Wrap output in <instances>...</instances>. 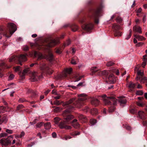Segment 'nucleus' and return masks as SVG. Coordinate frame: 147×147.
Wrapping results in <instances>:
<instances>
[{
    "label": "nucleus",
    "mask_w": 147,
    "mask_h": 147,
    "mask_svg": "<svg viewBox=\"0 0 147 147\" xmlns=\"http://www.w3.org/2000/svg\"><path fill=\"white\" fill-rule=\"evenodd\" d=\"M17 59L20 62V64L22 65V64L21 62L25 61L27 60L26 56L25 55H21L19 57H17Z\"/></svg>",
    "instance_id": "10"
},
{
    "label": "nucleus",
    "mask_w": 147,
    "mask_h": 147,
    "mask_svg": "<svg viewBox=\"0 0 147 147\" xmlns=\"http://www.w3.org/2000/svg\"><path fill=\"white\" fill-rule=\"evenodd\" d=\"M86 94H82L78 95V97H81L79 98L78 100L76 105L77 107H80L82 105L83 103L81 101L86 99Z\"/></svg>",
    "instance_id": "5"
},
{
    "label": "nucleus",
    "mask_w": 147,
    "mask_h": 147,
    "mask_svg": "<svg viewBox=\"0 0 147 147\" xmlns=\"http://www.w3.org/2000/svg\"><path fill=\"white\" fill-rule=\"evenodd\" d=\"M121 35V32L118 31H117L115 32V36H120Z\"/></svg>",
    "instance_id": "40"
},
{
    "label": "nucleus",
    "mask_w": 147,
    "mask_h": 147,
    "mask_svg": "<svg viewBox=\"0 0 147 147\" xmlns=\"http://www.w3.org/2000/svg\"><path fill=\"white\" fill-rule=\"evenodd\" d=\"M25 134L23 132H21V134L18 137L19 138H21Z\"/></svg>",
    "instance_id": "58"
},
{
    "label": "nucleus",
    "mask_w": 147,
    "mask_h": 147,
    "mask_svg": "<svg viewBox=\"0 0 147 147\" xmlns=\"http://www.w3.org/2000/svg\"><path fill=\"white\" fill-rule=\"evenodd\" d=\"M28 47L27 46H25L23 48V50L24 51L28 50Z\"/></svg>",
    "instance_id": "60"
},
{
    "label": "nucleus",
    "mask_w": 147,
    "mask_h": 147,
    "mask_svg": "<svg viewBox=\"0 0 147 147\" xmlns=\"http://www.w3.org/2000/svg\"><path fill=\"white\" fill-rule=\"evenodd\" d=\"M137 105L139 106L142 107L143 106L144 104L142 103L138 102L137 103Z\"/></svg>",
    "instance_id": "51"
},
{
    "label": "nucleus",
    "mask_w": 147,
    "mask_h": 147,
    "mask_svg": "<svg viewBox=\"0 0 147 147\" xmlns=\"http://www.w3.org/2000/svg\"><path fill=\"white\" fill-rule=\"evenodd\" d=\"M77 121L76 119H75L71 122L72 126L76 129H78L80 127V125Z\"/></svg>",
    "instance_id": "11"
},
{
    "label": "nucleus",
    "mask_w": 147,
    "mask_h": 147,
    "mask_svg": "<svg viewBox=\"0 0 147 147\" xmlns=\"http://www.w3.org/2000/svg\"><path fill=\"white\" fill-rule=\"evenodd\" d=\"M58 95L57 96H55V97H54V98L55 99L57 100V99H59L60 98L61 96L59 94H58V95Z\"/></svg>",
    "instance_id": "62"
},
{
    "label": "nucleus",
    "mask_w": 147,
    "mask_h": 147,
    "mask_svg": "<svg viewBox=\"0 0 147 147\" xmlns=\"http://www.w3.org/2000/svg\"><path fill=\"white\" fill-rule=\"evenodd\" d=\"M142 11V9L141 8H140L137 10V13H140Z\"/></svg>",
    "instance_id": "64"
},
{
    "label": "nucleus",
    "mask_w": 147,
    "mask_h": 147,
    "mask_svg": "<svg viewBox=\"0 0 147 147\" xmlns=\"http://www.w3.org/2000/svg\"><path fill=\"white\" fill-rule=\"evenodd\" d=\"M20 67L19 66H18L16 67H14L15 71L17 72L20 70Z\"/></svg>",
    "instance_id": "43"
},
{
    "label": "nucleus",
    "mask_w": 147,
    "mask_h": 147,
    "mask_svg": "<svg viewBox=\"0 0 147 147\" xmlns=\"http://www.w3.org/2000/svg\"><path fill=\"white\" fill-rule=\"evenodd\" d=\"M130 113H134L136 112V110L134 109H131L130 110Z\"/></svg>",
    "instance_id": "57"
},
{
    "label": "nucleus",
    "mask_w": 147,
    "mask_h": 147,
    "mask_svg": "<svg viewBox=\"0 0 147 147\" xmlns=\"http://www.w3.org/2000/svg\"><path fill=\"white\" fill-rule=\"evenodd\" d=\"M133 30L140 34L142 33L141 28L139 26H135L133 28Z\"/></svg>",
    "instance_id": "16"
},
{
    "label": "nucleus",
    "mask_w": 147,
    "mask_h": 147,
    "mask_svg": "<svg viewBox=\"0 0 147 147\" xmlns=\"http://www.w3.org/2000/svg\"><path fill=\"white\" fill-rule=\"evenodd\" d=\"M72 70V68H71L65 69L64 72L62 73V76L64 77H67V74H71Z\"/></svg>",
    "instance_id": "12"
},
{
    "label": "nucleus",
    "mask_w": 147,
    "mask_h": 147,
    "mask_svg": "<svg viewBox=\"0 0 147 147\" xmlns=\"http://www.w3.org/2000/svg\"><path fill=\"white\" fill-rule=\"evenodd\" d=\"M78 117L80 119H84L85 117L82 115H79L78 116Z\"/></svg>",
    "instance_id": "48"
},
{
    "label": "nucleus",
    "mask_w": 147,
    "mask_h": 147,
    "mask_svg": "<svg viewBox=\"0 0 147 147\" xmlns=\"http://www.w3.org/2000/svg\"><path fill=\"white\" fill-rule=\"evenodd\" d=\"M135 21L137 24H140V20L138 19H136Z\"/></svg>",
    "instance_id": "61"
},
{
    "label": "nucleus",
    "mask_w": 147,
    "mask_h": 147,
    "mask_svg": "<svg viewBox=\"0 0 147 147\" xmlns=\"http://www.w3.org/2000/svg\"><path fill=\"white\" fill-rule=\"evenodd\" d=\"M55 123L56 124H57L58 123V121L60 120V119L58 117H56L55 118Z\"/></svg>",
    "instance_id": "56"
},
{
    "label": "nucleus",
    "mask_w": 147,
    "mask_h": 147,
    "mask_svg": "<svg viewBox=\"0 0 147 147\" xmlns=\"http://www.w3.org/2000/svg\"><path fill=\"white\" fill-rule=\"evenodd\" d=\"M99 103V101L97 99H93L91 101V103L95 106L98 105Z\"/></svg>",
    "instance_id": "20"
},
{
    "label": "nucleus",
    "mask_w": 147,
    "mask_h": 147,
    "mask_svg": "<svg viewBox=\"0 0 147 147\" xmlns=\"http://www.w3.org/2000/svg\"><path fill=\"white\" fill-rule=\"evenodd\" d=\"M143 60V62L142 64V66L143 68H144L145 66L146 65V63H147V59H144Z\"/></svg>",
    "instance_id": "29"
},
{
    "label": "nucleus",
    "mask_w": 147,
    "mask_h": 147,
    "mask_svg": "<svg viewBox=\"0 0 147 147\" xmlns=\"http://www.w3.org/2000/svg\"><path fill=\"white\" fill-rule=\"evenodd\" d=\"M7 134L5 133H2L0 134V136L1 137H4L7 136Z\"/></svg>",
    "instance_id": "46"
},
{
    "label": "nucleus",
    "mask_w": 147,
    "mask_h": 147,
    "mask_svg": "<svg viewBox=\"0 0 147 147\" xmlns=\"http://www.w3.org/2000/svg\"><path fill=\"white\" fill-rule=\"evenodd\" d=\"M54 104L57 105H59L61 104V102L59 100H56L54 102Z\"/></svg>",
    "instance_id": "42"
},
{
    "label": "nucleus",
    "mask_w": 147,
    "mask_h": 147,
    "mask_svg": "<svg viewBox=\"0 0 147 147\" xmlns=\"http://www.w3.org/2000/svg\"><path fill=\"white\" fill-rule=\"evenodd\" d=\"M78 61V58L76 57H75L72 59L71 61V63L72 64L76 65V62Z\"/></svg>",
    "instance_id": "26"
},
{
    "label": "nucleus",
    "mask_w": 147,
    "mask_h": 147,
    "mask_svg": "<svg viewBox=\"0 0 147 147\" xmlns=\"http://www.w3.org/2000/svg\"><path fill=\"white\" fill-rule=\"evenodd\" d=\"M134 36L139 41H142L146 40V38L142 36L135 35Z\"/></svg>",
    "instance_id": "21"
},
{
    "label": "nucleus",
    "mask_w": 147,
    "mask_h": 147,
    "mask_svg": "<svg viewBox=\"0 0 147 147\" xmlns=\"http://www.w3.org/2000/svg\"><path fill=\"white\" fill-rule=\"evenodd\" d=\"M108 79L109 81L111 83H114L115 82L116 80L115 78L114 75L113 74H111L109 76Z\"/></svg>",
    "instance_id": "14"
},
{
    "label": "nucleus",
    "mask_w": 147,
    "mask_h": 147,
    "mask_svg": "<svg viewBox=\"0 0 147 147\" xmlns=\"http://www.w3.org/2000/svg\"><path fill=\"white\" fill-rule=\"evenodd\" d=\"M90 122L92 125H94L96 123V120L95 119H90Z\"/></svg>",
    "instance_id": "28"
},
{
    "label": "nucleus",
    "mask_w": 147,
    "mask_h": 147,
    "mask_svg": "<svg viewBox=\"0 0 147 147\" xmlns=\"http://www.w3.org/2000/svg\"><path fill=\"white\" fill-rule=\"evenodd\" d=\"M44 126L45 129H50L51 127V125L50 123L49 122H48L45 124Z\"/></svg>",
    "instance_id": "25"
},
{
    "label": "nucleus",
    "mask_w": 147,
    "mask_h": 147,
    "mask_svg": "<svg viewBox=\"0 0 147 147\" xmlns=\"http://www.w3.org/2000/svg\"><path fill=\"white\" fill-rule=\"evenodd\" d=\"M146 20V16L144 15L143 17L142 20L144 23H145Z\"/></svg>",
    "instance_id": "53"
},
{
    "label": "nucleus",
    "mask_w": 147,
    "mask_h": 147,
    "mask_svg": "<svg viewBox=\"0 0 147 147\" xmlns=\"http://www.w3.org/2000/svg\"><path fill=\"white\" fill-rule=\"evenodd\" d=\"M14 77V76L13 74H11L10 75L9 77V80H12L13 79Z\"/></svg>",
    "instance_id": "50"
},
{
    "label": "nucleus",
    "mask_w": 147,
    "mask_h": 147,
    "mask_svg": "<svg viewBox=\"0 0 147 147\" xmlns=\"http://www.w3.org/2000/svg\"><path fill=\"white\" fill-rule=\"evenodd\" d=\"M34 56L35 57H38V60L45 58L51 62L53 59V55L50 53H49L48 55L44 56L41 53L35 51L34 53Z\"/></svg>",
    "instance_id": "3"
},
{
    "label": "nucleus",
    "mask_w": 147,
    "mask_h": 147,
    "mask_svg": "<svg viewBox=\"0 0 147 147\" xmlns=\"http://www.w3.org/2000/svg\"><path fill=\"white\" fill-rule=\"evenodd\" d=\"M1 120V123H2L4 122H6L7 121V119L6 117H5L4 118H2Z\"/></svg>",
    "instance_id": "44"
},
{
    "label": "nucleus",
    "mask_w": 147,
    "mask_h": 147,
    "mask_svg": "<svg viewBox=\"0 0 147 147\" xmlns=\"http://www.w3.org/2000/svg\"><path fill=\"white\" fill-rule=\"evenodd\" d=\"M143 94V92L142 90H138L136 92V94L137 95H142Z\"/></svg>",
    "instance_id": "36"
},
{
    "label": "nucleus",
    "mask_w": 147,
    "mask_h": 147,
    "mask_svg": "<svg viewBox=\"0 0 147 147\" xmlns=\"http://www.w3.org/2000/svg\"><path fill=\"white\" fill-rule=\"evenodd\" d=\"M57 42L54 40H51L48 45V46L52 47L57 44Z\"/></svg>",
    "instance_id": "19"
},
{
    "label": "nucleus",
    "mask_w": 147,
    "mask_h": 147,
    "mask_svg": "<svg viewBox=\"0 0 147 147\" xmlns=\"http://www.w3.org/2000/svg\"><path fill=\"white\" fill-rule=\"evenodd\" d=\"M114 64V63L113 62L110 61L108 62L106 65L107 66H110L113 65Z\"/></svg>",
    "instance_id": "37"
},
{
    "label": "nucleus",
    "mask_w": 147,
    "mask_h": 147,
    "mask_svg": "<svg viewBox=\"0 0 147 147\" xmlns=\"http://www.w3.org/2000/svg\"><path fill=\"white\" fill-rule=\"evenodd\" d=\"M70 43H71V41L70 40H68L67 41L66 43H65V46H66L68 45H69L70 44Z\"/></svg>",
    "instance_id": "47"
},
{
    "label": "nucleus",
    "mask_w": 147,
    "mask_h": 147,
    "mask_svg": "<svg viewBox=\"0 0 147 147\" xmlns=\"http://www.w3.org/2000/svg\"><path fill=\"white\" fill-rule=\"evenodd\" d=\"M72 128V127L70 125H66L64 129L67 130L70 129Z\"/></svg>",
    "instance_id": "41"
},
{
    "label": "nucleus",
    "mask_w": 147,
    "mask_h": 147,
    "mask_svg": "<svg viewBox=\"0 0 147 147\" xmlns=\"http://www.w3.org/2000/svg\"><path fill=\"white\" fill-rule=\"evenodd\" d=\"M98 97L102 98L104 102L106 105H111V101L113 102V104L114 105L117 100L116 99L113 97H107L106 95L105 94L99 96Z\"/></svg>",
    "instance_id": "1"
},
{
    "label": "nucleus",
    "mask_w": 147,
    "mask_h": 147,
    "mask_svg": "<svg viewBox=\"0 0 147 147\" xmlns=\"http://www.w3.org/2000/svg\"><path fill=\"white\" fill-rule=\"evenodd\" d=\"M75 98H72L71 99H70V100H69V101H67L65 103H64L63 105V106H64L65 105H67L71 103L72 102L75 100Z\"/></svg>",
    "instance_id": "24"
},
{
    "label": "nucleus",
    "mask_w": 147,
    "mask_h": 147,
    "mask_svg": "<svg viewBox=\"0 0 147 147\" xmlns=\"http://www.w3.org/2000/svg\"><path fill=\"white\" fill-rule=\"evenodd\" d=\"M74 109L73 107H70L69 108V109H66L63 112V116L64 117V119L65 120L64 122L66 124H69V122L74 118V117L70 114L67 115V114L70 113L71 111V109Z\"/></svg>",
    "instance_id": "2"
},
{
    "label": "nucleus",
    "mask_w": 147,
    "mask_h": 147,
    "mask_svg": "<svg viewBox=\"0 0 147 147\" xmlns=\"http://www.w3.org/2000/svg\"><path fill=\"white\" fill-rule=\"evenodd\" d=\"M119 102L120 103V105L123 106L126 103V100L124 97H121L118 100Z\"/></svg>",
    "instance_id": "15"
},
{
    "label": "nucleus",
    "mask_w": 147,
    "mask_h": 147,
    "mask_svg": "<svg viewBox=\"0 0 147 147\" xmlns=\"http://www.w3.org/2000/svg\"><path fill=\"white\" fill-rule=\"evenodd\" d=\"M93 26L92 24L89 23L82 26V28L83 29L88 31L92 28Z\"/></svg>",
    "instance_id": "9"
},
{
    "label": "nucleus",
    "mask_w": 147,
    "mask_h": 147,
    "mask_svg": "<svg viewBox=\"0 0 147 147\" xmlns=\"http://www.w3.org/2000/svg\"><path fill=\"white\" fill-rule=\"evenodd\" d=\"M29 71V68H27L25 69L22 73V78H24V76L28 73Z\"/></svg>",
    "instance_id": "22"
},
{
    "label": "nucleus",
    "mask_w": 147,
    "mask_h": 147,
    "mask_svg": "<svg viewBox=\"0 0 147 147\" xmlns=\"http://www.w3.org/2000/svg\"><path fill=\"white\" fill-rule=\"evenodd\" d=\"M147 81V78L146 77H144L142 78L140 80V82L141 83H144L146 82V83Z\"/></svg>",
    "instance_id": "34"
},
{
    "label": "nucleus",
    "mask_w": 147,
    "mask_h": 147,
    "mask_svg": "<svg viewBox=\"0 0 147 147\" xmlns=\"http://www.w3.org/2000/svg\"><path fill=\"white\" fill-rule=\"evenodd\" d=\"M102 74L103 75H107L108 74V72L107 71L104 70L102 72Z\"/></svg>",
    "instance_id": "55"
},
{
    "label": "nucleus",
    "mask_w": 147,
    "mask_h": 147,
    "mask_svg": "<svg viewBox=\"0 0 147 147\" xmlns=\"http://www.w3.org/2000/svg\"><path fill=\"white\" fill-rule=\"evenodd\" d=\"M6 107H4L3 106L0 107V113H3L6 111Z\"/></svg>",
    "instance_id": "27"
},
{
    "label": "nucleus",
    "mask_w": 147,
    "mask_h": 147,
    "mask_svg": "<svg viewBox=\"0 0 147 147\" xmlns=\"http://www.w3.org/2000/svg\"><path fill=\"white\" fill-rule=\"evenodd\" d=\"M72 138L69 136H65L63 138V139L66 140H67L68 139H70L71 138Z\"/></svg>",
    "instance_id": "45"
},
{
    "label": "nucleus",
    "mask_w": 147,
    "mask_h": 147,
    "mask_svg": "<svg viewBox=\"0 0 147 147\" xmlns=\"http://www.w3.org/2000/svg\"><path fill=\"white\" fill-rule=\"evenodd\" d=\"M7 27L11 35H12L17 30L16 26L13 23H8Z\"/></svg>",
    "instance_id": "6"
},
{
    "label": "nucleus",
    "mask_w": 147,
    "mask_h": 147,
    "mask_svg": "<svg viewBox=\"0 0 147 147\" xmlns=\"http://www.w3.org/2000/svg\"><path fill=\"white\" fill-rule=\"evenodd\" d=\"M91 70L92 72H95L97 71L98 69H96V67H93L91 68Z\"/></svg>",
    "instance_id": "33"
},
{
    "label": "nucleus",
    "mask_w": 147,
    "mask_h": 147,
    "mask_svg": "<svg viewBox=\"0 0 147 147\" xmlns=\"http://www.w3.org/2000/svg\"><path fill=\"white\" fill-rule=\"evenodd\" d=\"M134 70L135 71H137V76L136 77V79L137 80H140L144 75V71L141 70H139L137 67H135Z\"/></svg>",
    "instance_id": "7"
},
{
    "label": "nucleus",
    "mask_w": 147,
    "mask_h": 147,
    "mask_svg": "<svg viewBox=\"0 0 147 147\" xmlns=\"http://www.w3.org/2000/svg\"><path fill=\"white\" fill-rule=\"evenodd\" d=\"M138 115L141 119H144L146 118L145 114L142 111H140L138 112Z\"/></svg>",
    "instance_id": "18"
},
{
    "label": "nucleus",
    "mask_w": 147,
    "mask_h": 147,
    "mask_svg": "<svg viewBox=\"0 0 147 147\" xmlns=\"http://www.w3.org/2000/svg\"><path fill=\"white\" fill-rule=\"evenodd\" d=\"M136 85L134 83L131 82H128L127 84V87L131 89L134 88Z\"/></svg>",
    "instance_id": "17"
},
{
    "label": "nucleus",
    "mask_w": 147,
    "mask_h": 147,
    "mask_svg": "<svg viewBox=\"0 0 147 147\" xmlns=\"http://www.w3.org/2000/svg\"><path fill=\"white\" fill-rule=\"evenodd\" d=\"M17 59V57L16 56H14L10 58L9 59L10 62H11L13 61H15Z\"/></svg>",
    "instance_id": "32"
},
{
    "label": "nucleus",
    "mask_w": 147,
    "mask_h": 147,
    "mask_svg": "<svg viewBox=\"0 0 147 147\" xmlns=\"http://www.w3.org/2000/svg\"><path fill=\"white\" fill-rule=\"evenodd\" d=\"M52 136L53 138H55L56 137L57 134L55 132H53L52 134Z\"/></svg>",
    "instance_id": "63"
},
{
    "label": "nucleus",
    "mask_w": 147,
    "mask_h": 147,
    "mask_svg": "<svg viewBox=\"0 0 147 147\" xmlns=\"http://www.w3.org/2000/svg\"><path fill=\"white\" fill-rule=\"evenodd\" d=\"M115 108L114 107H111L109 108V113H111L113 112L115 110Z\"/></svg>",
    "instance_id": "35"
},
{
    "label": "nucleus",
    "mask_w": 147,
    "mask_h": 147,
    "mask_svg": "<svg viewBox=\"0 0 147 147\" xmlns=\"http://www.w3.org/2000/svg\"><path fill=\"white\" fill-rule=\"evenodd\" d=\"M99 11L97 10L93 14L92 16V17L95 20V22L96 23L98 24L99 23V21L97 19V18L98 16V13Z\"/></svg>",
    "instance_id": "13"
},
{
    "label": "nucleus",
    "mask_w": 147,
    "mask_h": 147,
    "mask_svg": "<svg viewBox=\"0 0 147 147\" xmlns=\"http://www.w3.org/2000/svg\"><path fill=\"white\" fill-rule=\"evenodd\" d=\"M62 51L60 49H58L56 51V53L60 54L61 53Z\"/></svg>",
    "instance_id": "59"
},
{
    "label": "nucleus",
    "mask_w": 147,
    "mask_h": 147,
    "mask_svg": "<svg viewBox=\"0 0 147 147\" xmlns=\"http://www.w3.org/2000/svg\"><path fill=\"white\" fill-rule=\"evenodd\" d=\"M98 113V111L96 109H94L91 111V113L92 115L96 114Z\"/></svg>",
    "instance_id": "31"
},
{
    "label": "nucleus",
    "mask_w": 147,
    "mask_h": 147,
    "mask_svg": "<svg viewBox=\"0 0 147 147\" xmlns=\"http://www.w3.org/2000/svg\"><path fill=\"white\" fill-rule=\"evenodd\" d=\"M74 28H72V30L74 32L76 31L78 29V26H76L74 27Z\"/></svg>",
    "instance_id": "54"
},
{
    "label": "nucleus",
    "mask_w": 147,
    "mask_h": 147,
    "mask_svg": "<svg viewBox=\"0 0 147 147\" xmlns=\"http://www.w3.org/2000/svg\"><path fill=\"white\" fill-rule=\"evenodd\" d=\"M25 101V100L24 99L21 98H20L18 100L19 102L20 103L24 102Z\"/></svg>",
    "instance_id": "52"
},
{
    "label": "nucleus",
    "mask_w": 147,
    "mask_h": 147,
    "mask_svg": "<svg viewBox=\"0 0 147 147\" xmlns=\"http://www.w3.org/2000/svg\"><path fill=\"white\" fill-rule=\"evenodd\" d=\"M66 123L64 121L63 122H61L59 125V127L61 129H64L66 125L65 124Z\"/></svg>",
    "instance_id": "23"
},
{
    "label": "nucleus",
    "mask_w": 147,
    "mask_h": 147,
    "mask_svg": "<svg viewBox=\"0 0 147 147\" xmlns=\"http://www.w3.org/2000/svg\"><path fill=\"white\" fill-rule=\"evenodd\" d=\"M42 77V76L41 75L40 76H38V74L37 72L34 71L32 73V76L31 78L32 79V81L34 82L36 81H37L38 80L40 79Z\"/></svg>",
    "instance_id": "8"
},
{
    "label": "nucleus",
    "mask_w": 147,
    "mask_h": 147,
    "mask_svg": "<svg viewBox=\"0 0 147 147\" xmlns=\"http://www.w3.org/2000/svg\"><path fill=\"white\" fill-rule=\"evenodd\" d=\"M122 20V19L119 16H118L117 17V18L116 19V21L117 22H120Z\"/></svg>",
    "instance_id": "39"
},
{
    "label": "nucleus",
    "mask_w": 147,
    "mask_h": 147,
    "mask_svg": "<svg viewBox=\"0 0 147 147\" xmlns=\"http://www.w3.org/2000/svg\"><path fill=\"white\" fill-rule=\"evenodd\" d=\"M74 132L75 134H74L73 133H70V134L74 137L75 136L78 135L80 134V132L79 131H74Z\"/></svg>",
    "instance_id": "30"
},
{
    "label": "nucleus",
    "mask_w": 147,
    "mask_h": 147,
    "mask_svg": "<svg viewBox=\"0 0 147 147\" xmlns=\"http://www.w3.org/2000/svg\"><path fill=\"white\" fill-rule=\"evenodd\" d=\"M13 138V136L11 135L7 138H3L0 140V143L2 145L7 146L11 143V141Z\"/></svg>",
    "instance_id": "4"
},
{
    "label": "nucleus",
    "mask_w": 147,
    "mask_h": 147,
    "mask_svg": "<svg viewBox=\"0 0 147 147\" xmlns=\"http://www.w3.org/2000/svg\"><path fill=\"white\" fill-rule=\"evenodd\" d=\"M6 132L9 134H12L13 133L11 129H7L6 130Z\"/></svg>",
    "instance_id": "49"
},
{
    "label": "nucleus",
    "mask_w": 147,
    "mask_h": 147,
    "mask_svg": "<svg viewBox=\"0 0 147 147\" xmlns=\"http://www.w3.org/2000/svg\"><path fill=\"white\" fill-rule=\"evenodd\" d=\"M43 123L42 122H41L37 123L36 125V126L37 127H40L42 126Z\"/></svg>",
    "instance_id": "38"
}]
</instances>
